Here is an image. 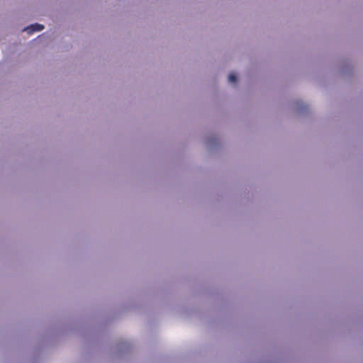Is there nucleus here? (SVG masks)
<instances>
[{"instance_id":"obj_1","label":"nucleus","mask_w":363,"mask_h":363,"mask_svg":"<svg viewBox=\"0 0 363 363\" xmlns=\"http://www.w3.org/2000/svg\"><path fill=\"white\" fill-rule=\"evenodd\" d=\"M294 107L296 113L299 115H306L308 113V106L300 101H296L294 104Z\"/></svg>"},{"instance_id":"obj_2","label":"nucleus","mask_w":363,"mask_h":363,"mask_svg":"<svg viewBox=\"0 0 363 363\" xmlns=\"http://www.w3.org/2000/svg\"><path fill=\"white\" fill-rule=\"evenodd\" d=\"M206 147L210 151L216 150L218 146V142L216 135L208 136L206 138Z\"/></svg>"},{"instance_id":"obj_3","label":"nucleus","mask_w":363,"mask_h":363,"mask_svg":"<svg viewBox=\"0 0 363 363\" xmlns=\"http://www.w3.org/2000/svg\"><path fill=\"white\" fill-rule=\"evenodd\" d=\"M44 28L45 26L43 24L35 23L24 28L23 30L26 31L28 34H32L35 32L41 31Z\"/></svg>"},{"instance_id":"obj_4","label":"nucleus","mask_w":363,"mask_h":363,"mask_svg":"<svg viewBox=\"0 0 363 363\" xmlns=\"http://www.w3.org/2000/svg\"><path fill=\"white\" fill-rule=\"evenodd\" d=\"M237 76L236 74H233V73H230L229 75H228V82H230V83H236L237 82Z\"/></svg>"}]
</instances>
